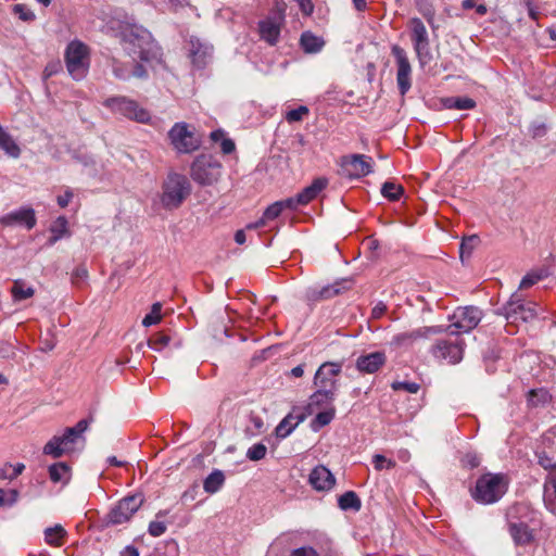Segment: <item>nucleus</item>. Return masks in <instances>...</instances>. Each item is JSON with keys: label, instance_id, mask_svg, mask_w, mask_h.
Wrapping results in <instances>:
<instances>
[{"label": "nucleus", "instance_id": "f257e3e1", "mask_svg": "<svg viewBox=\"0 0 556 556\" xmlns=\"http://www.w3.org/2000/svg\"><path fill=\"white\" fill-rule=\"evenodd\" d=\"M191 193L188 178L178 173H169L162 185L160 201L167 211L178 208Z\"/></svg>", "mask_w": 556, "mask_h": 556}, {"label": "nucleus", "instance_id": "f03ea898", "mask_svg": "<svg viewBox=\"0 0 556 556\" xmlns=\"http://www.w3.org/2000/svg\"><path fill=\"white\" fill-rule=\"evenodd\" d=\"M508 479L505 475L489 472L477 480L471 496L479 503L493 504L506 493Z\"/></svg>", "mask_w": 556, "mask_h": 556}, {"label": "nucleus", "instance_id": "7ed1b4c3", "mask_svg": "<svg viewBox=\"0 0 556 556\" xmlns=\"http://www.w3.org/2000/svg\"><path fill=\"white\" fill-rule=\"evenodd\" d=\"M102 104L113 114H118L130 121L141 124H149L151 121L150 112L142 108L136 100L126 96L109 97Z\"/></svg>", "mask_w": 556, "mask_h": 556}, {"label": "nucleus", "instance_id": "20e7f679", "mask_svg": "<svg viewBox=\"0 0 556 556\" xmlns=\"http://www.w3.org/2000/svg\"><path fill=\"white\" fill-rule=\"evenodd\" d=\"M65 63L70 75L74 79H83L89 70V48L79 40L71 41L65 50Z\"/></svg>", "mask_w": 556, "mask_h": 556}, {"label": "nucleus", "instance_id": "39448f33", "mask_svg": "<svg viewBox=\"0 0 556 556\" xmlns=\"http://www.w3.org/2000/svg\"><path fill=\"white\" fill-rule=\"evenodd\" d=\"M123 49L135 62L137 59L141 61H149L151 54V37L146 30L135 31L134 29H126L122 38Z\"/></svg>", "mask_w": 556, "mask_h": 556}, {"label": "nucleus", "instance_id": "423d86ee", "mask_svg": "<svg viewBox=\"0 0 556 556\" xmlns=\"http://www.w3.org/2000/svg\"><path fill=\"white\" fill-rule=\"evenodd\" d=\"M191 178L202 186H211L222 175V164L210 155L198 156L191 165Z\"/></svg>", "mask_w": 556, "mask_h": 556}, {"label": "nucleus", "instance_id": "0eeeda50", "mask_svg": "<svg viewBox=\"0 0 556 556\" xmlns=\"http://www.w3.org/2000/svg\"><path fill=\"white\" fill-rule=\"evenodd\" d=\"M482 319V312L477 306L457 307L451 316L447 330L451 334L468 333L475 329Z\"/></svg>", "mask_w": 556, "mask_h": 556}, {"label": "nucleus", "instance_id": "6e6552de", "mask_svg": "<svg viewBox=\"0 0 556 556\" xmlns=\"http://www.w3.org/2000/svg\"><path fill=\"white\" fill-rule=\"evenodd\" d=\"M142 504L143 497L140 494L122 498L105 516V523L117 526L129 521Z\"/></svg>", "mask_w": 556, "mask_h": 556}, {"label": "nucleus", "instance_id": "1a4fd4ad", "mask_svg": "<svg viewBox=\"0 0 556 556\" xmlns=\"http://www.w3.org/2000/svg\"><path fill=\"white\" fill-rule=\"evenodd\" d=\"M502 311L506 319L511 323L518 320L527 323L538 316V305L533 302H525L517 293L510 296Z\"/></svg>", "mask_w": 556, "mask_h": 556}, {"label": "nucleus", "instance_id": "9d476101", "mask_svg": "<svg viewBox=\"0 0 556 556\" xmlns=\"http://www.w3.org/2000/svg\"><path fill=\"white\" fill-rule=\"evenodd\" d=\"M342 371L341 362H325L315 372L314 386L316 389H321L324 393L337 394L338 391V376Z\"/></svg>", "mask_w": 556, "mask_h": 556}, {"label": "nucleus", "instance_id": "9b49d317", "mask_svg": "<svg viewBox=\"0 0 556 556\" xmlns=\"http://www.w3.org/2000/svg\"><path fill=\"white\" fill-rule=\"evenodd\" d=\"M408 27L410 29V38L414 45V50L421 66H425L431 60L430 41L427 28L424 22L418 17H413Z\"/></svg>", "mask_w": 556, "mask_h": 556}, {"label": "nucleus", "instance_id": "f8f14e48", "mask_svg": "<svg viewBox=\"0 0 556 556\" xmlns=\"http://www.w3.org/2000/svg\"><path fill=\"white\" fill-rule=\"evenodd\" d=\"M168 138L174 149L179 153H191L195 151L200 141L189 129L186 123H176L168 131Z\"/></svg>", "mask_w": 556, "mask_h": 556}, {"label": "nucleus", "instance_id": "ddd939ff", "mask_svg": "<svg viewBox=\"0 0 556 556\" xmlns=\"http://www.w3.org/2000/svg\"><path fill=\"white\" fill-rule=\"evenodd\" d=\"M342 174L351 179H358L372 172L374 161L365 154H350L341 157Z\"/></svg>", "mask_w": 556, "mask_h": 556}, {"label": "nucleus", "instance_id": "4468645a", "mask_svg": "<svg viewBox=\"0 0 556 556\" xmlns=\"http://www.w3.org/2000/svg\"><path fill=\"white\" fill-rule=\"evenodd\" d=\"M432 355L450 364H457L463 359L464 341L458 337L454 339L438 340L431 348Z\"/></svg>", "mask_w": 556, "mask_h": 556}, {"label": "nucleus", "instance_id": "2eb2a0df", "mask_svg": "<svg viewBox=\"0 0 556 556\" xmlns=\"http://www.w3.org/2000/svg\"><path fill=\"white\" fill-rule=\"evenodd\" d=\"M391 52L395 58L397 72H396V83L402 96L406 94L407 91L412 87V65L409 63L406 51L397 45H393L391 48Z\"/></svg>", "mask_w": 556, "mask_h": 556}, {"label": "nucleus", "instance_id": "dca6fc26", "mask_svg": "<svg viewBox=\"0 0 556 556\" xmlns=\"http://www.w3.org/2000/svg\"><path fill=\"white\" fill-rule=\"evenodd\" d=\"M523 510H527L526 506L516 505L508 513V530L517 545H527L534 540V534L527 522L515 520L516 516L514 514L521 513Z\"/></svg>", "mask_w": 556, "mask_h": 556}, {"label": "nucleus", "instance_id": "f3484780", "mask_svg": "<svg viewBox=\"0 0 556 556\" xmlns=\"http://www.w3.org/2000/svg\"><path fill=\"white\" fill-rule=\"evenodd\" d=\"M327 185L328 179L324 177L315 178L309 186L305 187L296 195L286 199L285 203L288 208L296 210L299 206L306 205L316 199Z\"/></svg>", "mask_w": 556, "mask_h": 556}, {"label": "nucleus", "instance_id": "a211bd4d", "mask_svg": "<svg viewBox=\"0 0 556 556\" xmlns=\"http://www.w3.org/2000/svg\"><path fill=\"white\" fill-rule=\"evenodd\" d=\"M36 223L35 211L28 206L21 207L0 217V224L7 227L18 225L30 230L36 226Z\"/></svg>", "mask_w": 556, "mask_h": 556}, {"label": "nucleus", "instance_id": "6ab92c4d", "mask_svg": "<svg viewBox=\"0 0 556 556\" xmlns=\"http://www.w3.org/2000/svg\"><path fill=\"white\" fill-rule=\"evenodd\" d=\"M189 45V56L192 64L198 68L204 67L211 59L212 47L198 38H191Z\"/></svg>", "mask_w": 556, "mask_h": 556}, {"label": "nucleus", "instance_id": "aec40b11", "mask_svg": "<svg viewBox=\"0 0 556 556\" xmlns=\"http://www.w3.org/2000/svg\"><path fill=\"white\" fill-rule=\"evenodd\" d=\"M308 481L317 491H328L332 489L336 483V479L331 471L323 465L315 467L311 471Z\"/></svg>", "mask_w": 556, "mask_h": 556}, {"label": "nucleus", "instance_id": "412c9836", "mask_svg": "<svg viewBox=\"0 0 556 556\" xmlns=\"http://www.w3.org/2000/svg\"><path fill=\"white\" fill-rule=\"evenodd\" d=\"M387 357L383 352H372L366 355H361L356 359V368L364 374L377 372L386 363Z\"/></svg>", "mask_w": 556, "mask_h": 556}, {"label": "nucleus", "instance_id": "4be33fe9", "mask_svg": "<svg viewBox=\"0 0 556 556\" xmlns=\"http://www.w3.org/2000/svg\"><path fill=\"white\" fill-rule=\"evenodd\" d=\"M443 331L442 327H422L409 332H402L393 337L392 342L396 345H406L418 339L427 338L430 334H435Z\"/></svg>", "mask_w": 556, "mask_h": 556}, {"label": "nucleus", "instance_id": "5701e85b", "mask_svg": "<svg viewBox=\"0 0 556 556\" xmlns=\"http://www.w3.org/2000/svg\"><path fill=\"white\" fill-rule=\"evenodd\" d=\"M260 36L270 46L277 43L280 35V22L278 17H266L258 23Z\"/></svg>", "mask_w": 556, "mask_h": 556}, {"label": "nucleus", "instance_id": "b1692460", "mask_svg": "<svg viewBox=\"0 0 556 556\" xmlns=\"http://www.w3.org/2000/svg\"><path fill=\"white\" fill-rule=\"evenodd\" d=\"M348 283L349 282L346 280H343L337 281L333 285H329L320 289H309L307 292V298L312 301L330 299L341 293L342 290L349 289L350 287L348 286Z\"/></svg>", "mask_w": 556, "mask_h": 556}, {"label": "nucleus", "instance_id": "393cba45", "mask_svg": "<svg viewBox=\"0 0 556 556\" xmlns=\"http://www.w3.org/2000/svg\"><path fill=\"white\" fill-rule=\"evenodd\" d=\"M0 149L12 159H18L21 155V148L15 142L13 137L4 130L0 125Z\"/></svg>", "mask_w": 556, "mask_h": 556}, {"label": "nucleus", "instance_id": "a878e982", "mask_svg": "<svg viewBox=\"0 0 556 556\" xmlns=\"http://www.w3.org/2000/svg\"><path fill=\"white\" fill-rule=\"evenodd\" d=\"M49 476L52 482L66 484L71 479V468L65 463H56L49 467Z\"/></svg>", "mask_w": 556, "mask_h": 556}, {"label": "nucleus", "instance_id": "bb28decb", "mask_svg": "<svg viewBox=\"0 0 556 556\" xmlns=\"http://www.w3.org/2000/svg\"><path fill=\"white\" fill-rule=\"evenodd\" d=\"M225 483V475L222 470H213L204 480L203 488L206 493L214 494L220 490Z\"/></svg>", "mask_w": 556, "mask_h": 556}, {"label": "nucleus", "instance_id": "cd10ccee", "mask_svg": "<svg viewBox=\"0 0 556 556\" xmlns=\"http://www.w3.org/2000/svg\"><path fill=\"white\" fill-rule=\"evenodd\" d=\"M339 507L342 510H359L362 502L354 491H348L338 498Z\"/></svg>", "mask_w": 556, "mask_h": 556}, {"label": "nucleus", "instance_id": "c85d7f7f", "mask_svg": "<svg viewBox=\"0 0 556 556\" xmlns=\"http://www.w3.org/2000/svg\"><path fill=\"white\" fill-rule=\"evenodd\" d=\"M300 421L301 418L294 417L291 414L287 415L276 427V435L281 439L287 438Z\"/></svg>", "mask_w": 556, "mask_h": 556}, {"label": "nucleus", "instance_id": "c756f323", "mask_svg": "<svg viewBox=\"0 0 556 556\" xmlns=\"http://www.w3.org/2000/svg\"><path fill=\"white\" fill-rule=\"evenodd\" d=\"M301 46L305 52L316 53L323 48L324 41L312 33L306 31L301 36Z\"/></svg>", "mask_w": 556, "mask_h": 556}, {"label": "nucleus", "instance_id": "7c9ffc66", "mask_svg": "<svg viewBox=\"0 0 556 556\" xmlns=\"http://www.w3.org/2000/svg\"><path fill=\"white\" fill-rule=\"evenodd\" d=\"M12 296L15 301H23L34 295L35 290L23 280H15L12 289Z\"/></svg>", "mask_w": 556, "mask_h": 556}, {"label": "nucleus", "instance_id": "2f4dec72", "mask_svg": "<svg viewBox=\"0 0 556 556\" xmlns=\"http://www.w3.org/2000/svg\"><path fill=\"white\" fill-rule=\"evenodd\" d=\"M50 231L52 237L48 242L50 245H53L67 232V219L64 216L58 217L51 225Z\"/></svg>", "mask_w": 556, "mask_h": 556}, {"label": "nucleus", "instance_id": "473e14b6", "mask_svg": "<svg viewBox=\"0 0 556 556\" xmlns=\"http://www.w3.org/2000/svg\"><path fill=\"white\" fill-rule=\"evenodd\" d=\"M64 535H65V530L60 525L47 528L45 530L46 542L53 546H61Z\"/></svg>", "mask_w": 556, "mask_h": 556}, {"label": "nucleus", "instance_id": "72a5a7b5", "mask_svg": "<svg viewBox=\"0 0 556 556\" xmlns=\"http://www.w3.org/2000/svg\"><path fill=\"white\" fill-rule=\"evenodd\" d=\"M67 452L62 445V441L59 439V435L52 437L43 446V454L52 456L54 458H59L66 454Z\"/></svg>", "mask_w": 556, "mask_h": 556}, {"label": "nucleus", "instance_id": "f704fd0d", "mask_svg": "<svg viewBox=\"0 0 556 556\" xmlns=\"http://www.w3.org/2000/svg\"><path fill=\"white\" fill-rule=\"evenodd\" d=\"M480 239L476 235L464 238L459 245L460 260L464 261L465 257H470L473 250L478 247Z\"/></svg>", "mask_w": 556, "mask_h": 556}, {"label": "nucleus", "instance_id": "c9c22d12", "mask_svg": "<svg viewBox=\"0 0 556 556\" xmlns=\"http://www.w3.org/2000/svg\"><path fill=\"white\" fill-rule=\"evenodd\" d=\"M403 191V187L393 181H386L381 187V194L390 201L399 200Z\"/></svg>", "mask_w": 556, "mask_h": 556}, {"label": "nucleus", "instance_id": "e433bc0d", "mask_svg": "<svg viewBox=\"0 0 556 556\" xmlns=\"http://www.w3.org/2000/svg\"><path fill=\"white\" fill-rule=\"evenodd\" d=\"M336 399L334 394L324 393L321 389H316V391L309 397V406L320 407L324 405L331 404Z\"/></svg>", "mask_w": 556, "mask_h": 556}, {"label": "nucleus", "instance_id": "4c0bfd02", "mask_svg": "<svg viewBox=\"0 0 556 556\" xmlns=\"http://www.w3.org/2000/svg\"><path fill=\"white\" fill-rule=\"evenodd\" d=\"M285 208H288L287 207V204L285 203V200L282 201H277L275 203H273L271 205H269L263 213L262 217L264 218V220L266 222V224L269 222V220H274L276 219L280 214L281 212L285 210Z\"/></svg>", "mask_w": 556, "mask_h": 556}, {"label": "nucleus", "instance_id": "58836bf2", "mask_svg": "<svg viewBox=\"0 0 556 556\" xmlns=\"http://www.w3.org/2000/svg\"><path fill=\"white\" fill-rule=\"evenodd\" d=\"M549 400L551 395L545 389L530 390L528 393V402L533 406L545 404Z\"/></svg>", "mask_w": 556, "mask_h": 556}, {"label": "nucleus", "instance_id": "ea45409f", "mask_svg": "<svg viewBox=\"0 0 556 556\" xmlns=\"http://www.w3.org/2000/svg\"><path fill=\"white\" fill-rule=\"evenodd\" d=\"M112 71L114 76L121 80H127L131 78V68L129 64H123L116 59L112 60Z\"/></svg>", "mask_w": 556, "mask_h": 556}, {"label": "nucleus", "instance_id": "a19ab883", "mask_svg": "<svg viewBox=\"0 0 556 556\" xmlns=\"http://www.w3.org/2000/svg\"><path fill=\"white\" fill-rule=\"evenodd\" d=\"M334 417V409L331 408L329 410L318 413L312 421V427L314 430H319L320 428L329 425Z\"/></svg>", "mask_w": 556, "mask_h": 556}, {"label": "nucleus", "instance_id": "79ce46f5", "mask_svg": "<svg viewBox=\"0 0 556 556\" xmlns=\"http://www.w3.org/2000/svg\"><path fill=\"white\" fill-rule=\"evenodd\" d=\"M169 342L170 337L168 334L157 332L149 339L148 345L155 351H162L165 346L169 344Z\"/></svg>", "mask_w": 556, "mask_h": 556}, {"label": "nucleus", "instance_id": "37998d69", "mask_svg": "<svg viewBox=\"0 0 556 556\" xmlns=\"http://www.w3.org/2000/svg\"><path fill=\"white\" fill-rule=\"evenodd\" d=\"M162 304L160 302H156L152 305L151 312L144 316L142 319V325L146 327H150L152 325H156L161 321L162 315H161Z\"/></svg>", "mask_w": 556, "mask_h": 556}, {"label": "nucleus", "instance_id": "c03bdc74", "mask_svg": "<svg viewBox=\"0 0 556 556\" xmlns=\"http://www.w3.org/2000/svg\"><path fill=\"white\" fill-rule=\"evenodd\" d=\"M544 500L545 502L556 500V470L552 471L545 481Z\"/></svg>", "mask_w": 556, "mask_h": 556}, {"label": "nucleus", "instance_id": "a18cd8bd", "mask_svg": "<svg viewBox=\"0 0 556 556\" xmlns=\"http://www.w3.org/2000/svg\"><path fill=\"white\" fill-rule=\"evenodd\" d=\"M447 106L457 110H471L476 106V102L468 97L451 98L447 100Z\"/></svg>", "mask_w": 556, "mask_h": 556}, {"label": "nucleus", "instance_id": "49530a36", "mask_svg": "<svg viewBox=\"0 0 556 556\" xmlns=\"http://www.w3.org/2000/svg\"><path fill=\"white\" fill-rule=\"evenodd\" d=\"M266 453H267L266 445H264L263 443H256L248 448L247 457H248V459H250L252 462H258L266 456Z\"/></svg>", "mask_w": 556, "mask_h": 556}, {"label": "nucleus", "instance_id": "de8ad7c7", "mask_svg": "<svg viewBox=\"0 0 556 556\" xmlns=\"http://www.w3.org/2000/svg\"><path fill=\"white\" fill-rule=\"evenodd\" d=\"M543 271L528 273L520 281L519 289H528L544 278Z\"/></svg>", "mask_w": 556, "mask_h": 556}, {"label": "nucleus", "instance_id": "09e8293b", "mask_svg": "<svg viewBox=\"0 0 556 556\" xmlns=\"http://www.w3.org/2000/svg\"><path fill=\"white\" fill-rule=\"evenodd\" d=\"M391 388L394 391H405L407 393H417L420 389V386L416 382H409V381H394L391 384Z\"/></svg>", "mask_w": 556, "mask_h": 556}, {"label": "nucleus", "instance_id": "8fccbe9b", "mask_svg": "<svg viewBox=\"0 0 556 556\" xmlns=\"http://www.w3.org/2000/svg\"><path fill=\"white\" fill-rule=\"evenodd\" d=\"M59 439L62 441V445L65 448V451L70 453L74 450V444L76 443L78 438L74 435L73 430L66 428L64 433L62 435H59Z\"/></svg>", "mask_w": 556, "mask_h": 556}, {"label": "nucleus", "instance_id": "3c124183", "mask_svg": "<svg viewBox=\"0 0 556 556\" xmlns=\"http://www.w3.org/2000/svg\"><path fill=\"white\" fill-rule=\"evenodd\" d=\"M308 114V109L305 105H300L296 109L290 110L286 114V119L289 123L300 122L303 119L304 116Z\"/></svg>", "mask_w": 556, "mask_h": 556}, {"label": "nucleus", "instance_id": "603ef678", "mask_svg": "<svg viewBox=\"0 0 556 556\" xmlns=\"http://www.w3.org/2000/svg\"><path fill=\"white\" fill-rule=\"evenodd\" d=\"M13 12L24 22H30L35 20L34 12L24 4H15Z\"/></svg>", "mask_w": 556, "mask_h": 556}, {"label": "nucleus", "instance_id": "864d4df0", "mask_svg": "<svg viewBox=\"0 0 556 556\" xmlns=\"http://www.w3.org/2000/svg\"><path fill=\"white\" fill-rule=\"evenodd\" d=\"M250 422L251 425L253 426V428H251L250 426L245 429V433L250 437H253V435H256L258 433H261L264 429V421L261 417L258 416H251L250 417Z\"/></svg>", "mask_w": 556, "mask_h": 556}, {"label": "nucleus", "instance_id": "5fc2aeb1", "mask_svg": "<svg viewBox=\"0 0 556 556\" xmlns=\"http://www.w3.org/2000/svg\"><path fill=\"white\" fill-rule=\"evenodd\" d=\"M372 463L376 470H382L383 468H394L395 462L392 459L386 458L383 455L376 454L372 458Z\"/></svg>", "mask_w": 556, "mask_h": 556}, {"label": "nucleus", "instance_id": "6e6d98bb", "mask_svg": "<svg viewBox=\"0 0 556 556\" xmlns=\"http://www.w3.org/2000/svg\"><path fill=\"white\" fill-rule=\"evenodd\" d=\"M166 525L161 520H153L149 523L148 532L150 535L157 538L166 532Z\"/></svg>", "mask_w": 556, "mask_h": 556}, {"label": "nucleus", "instance_id": "4d7b16f0", "mask_svg": "<svg viewBox=\"0 0 556 556\" xmlns=\"http://www.w3.org/2000/svg\"><path fill=\"white\" fill-rule=\"evenodd\" d=\"M220 150L224 154H230L236 150L235 141L230 138H223L220 142Z\"/></svg>", "mask_w": 556, "mask_h": 556}, {"label": "nucleus", "instance_id": "13d9d810", "mask_svg": "<svg viewBox=\"0 0 556 556\" xmlns=\"http://www.w3.org/2000/svg\"><path fill=\"white\" fill-rule=\"evenodd\" d=\"M88 425L89 422L87 419H81L76 424V426L70 427L68 429L74 431V435L76 438H79L87 430Z\"/></svg>", "mask_w": 556, "mask_h": 556}, {"label": "nucleus", "instance_id": "bf43d9fd", "mask_svg": "<svg viewBox=\"0 0 556 556\" xmlns=\"http://www.w3.org/2000/svg\"><path fill=\"white\" fill-rule=\"evenodd\" d=\"M88 425L89 422L87 419H81L76 424V426L70 427L68 429L74 431V435L76 438H79L87 430Z\"/></svg>", "mask_w": 556, "mask_h": 556}, {"label": "nucleus", "instance_id": "052dcab7", "mask_svg": "<svg viewBox=\"0 0 556 556\" xmlns=\"http://www.w3.org/2000/svg\"><path fill=\"white\" fill-rule=\"evenodd\" d=\"M61 70V64L60 62H52V63H49L45 71H43V78L45 79H48L49 77L53 76L54 74H56L59 71Z\"/></svg>", "mask_w": 556, "mask_h": 556}, {"label": "nucleus", "instance_id": "680f3d73", "mask_svg": "<svg viewBox=\"0 0 556 556\" xmlns=\"http://www.w3.org/2000/svg\"><path fill=\"white\" fill-rule=\"evenodd\" d=\"M290 556H319L313 547H299Z\"/></svg>", "mask_w": 556, "mask_h": 556}, {"label": "nucleus", "instance_id": "e2e57ef3", "mask_svg": "<svg viewBox=\"0 0 556 556\" xmlns=\"http://www.w3.org/2000/svg\"><path fill=\"white\" fill-rule=\"evenodd\" d=\"M305 15H311L314 11V4L312 0H295Z\"/></svg>", "mask_w": 556, "mask_h": 556}, {"label": "nucleus", "instance_id": "0e129e2a", "mask_svg": "<svg viewBox=\"0 0 556 556\" xmlns=\"http://www.w3.org/2000/svg\"><path fill=\"white\" fill-rule=\"evenodd\" d=\"M74 197V193L72 190L67 189L64 194L62 195H59L56 201H58V204L61 206V207H66L68 205V203L71 202V200L73 199Z\"/></svg>", "mask_w": 556, "mask_h": 556}, {"label": "nucleus", "instance_id": "69168bd1", "mask_svg": "<svg viewBox=\"0 0 556 556\" xmlns=\"http://www.w3.org/2000/svg\"><path fill=\"white\" fill-rule=\"evenodd\" d=\"M130 73L131 77L144 78L147 76V71L144 66L140 63H136L131 68Z\"/></svg>", "mask_w": 556, "mask_h": 556}, {"label": "nucleus", "instance_id": "338daca9", "mask_svg": "<svg viewBox=\"0 0 556 556\" xmlns=\"http://www.w3.org/2000/svg\"><path fill=\"white\" fill-rule=\"evenodd\" d=\"M539 464L544 468V469H553L556 470V466L555 464L553 463V459L549 458L548 456L546 455H540L539 456Z\"/></svg>", "mask_w": 556, "mask_h": 556}, {"label": "nucleus", "instance_id": "774afa93", "mask_svg": "<svg viewBox=\"0 0 556 556\" xmlns=\"http://www.w3.org/2000/svg\"><path fill=\"white\" fill-rule=\"evenodd\" d=\"M88 277V271L85 267L80 266L77 267L73 273L74 282H77L78 280H86Z\"/></svg>", "mask_w": 556, "mask_h": 556}]
</instances>
